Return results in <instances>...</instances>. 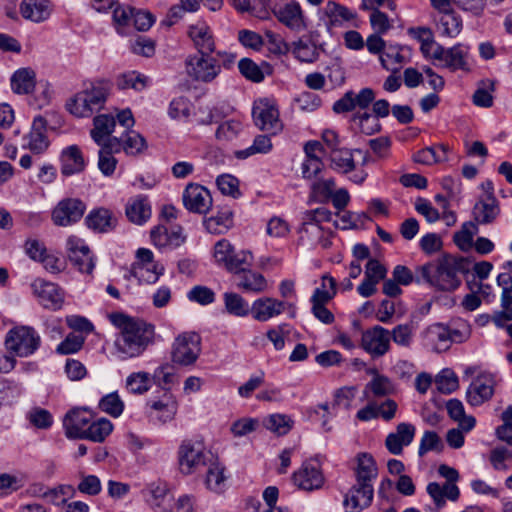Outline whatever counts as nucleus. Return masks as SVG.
<instances>
[{"instance_id":"obj_57","label":"nucleus","mask_w":512,"mask_h":512,"mask_svg":"<svg viewBox=\"0 0 512 512\" xmlns=\"http://www.w3.org/2000/svg\"><path fill=\"white\" fill-rule=\"evenodd\" d=\"M336 184L332 178L319 179L311 185V195L319 203H326L332 197Z\"/></svg>"},{"instance_id":"obj_12","label":"nucleus","mask_w":512,"mask_h":512,"mask_svg":"<svg viewBox=\"0 0 512 512\" xmlns=\"http://www.w3.org/2000/svg\"><path fill=\"white\" fill-rule=\"evenodd\" d=\"M318 19L323 23L328 32L333 29L343 27L345 23L357 19V13L354 10L334 1L329 0L318 10Z\"/></svg>"},{"instance_id":"obj_6","label":"nucleus","mask_w":512,"mask_h":512,"mask_svg":"<svg viewBox=\"0 0 512 512\" xmlns=\"http://www.w3.org/2000/svg\"><path fill=\"white\" fill-rule=\"evenodd\" d=\"M213 257L217 265L231 273H238L252 266L253 256L246 250L235 251L227 239L217 241L213 249Z\"/></svg>"},{"instance_id":"obj_53","label":"nucleus","mask_w":512,"mask_h":512,"mask_svg":"<svg viewBox=\"0 0 512 512\" xmlns=\"http://www.w3.org/2000/svg\"><path fill=\"white\" fill-rule=\"evenodd\" d=\"M224 304L227 312L237 317H245L251 312L248 302L237 293L226 292Z\"/></svg>"},{"instance_id":"obj_55","label":"nucleus","mask_w":512,"mask_h":512,"mask_svg":"<svg viewBox=\"0 0 512 512\" xmlns=\"http://www.w3.org/2000/svg\"><path fill=\"white\" fill-rule=\"evenodd\" d=\"M393 389V385L388 377L376 373L365 386L364 395L368 398V393L371 392L375 397H384L391 394Z\"/></svg>"},{"instance_id":"obj_20","label":"nucleus","mask_w":512,"mask_h":512,"mask_svg":"<svg viewBox=\"0 0 512 512\" xmlns=\"http://www.w3.org/2000/svg\"><path fill=\"white\" fill-rule=\"evenodd\" d=\"M108 140L115 152L123 151L129 156L138 155L147 147L144 137L135 130H124L120 137L113 136L108 138Z\"/></svg>"},{"instance_id":"obj_33","label":"nucleus","mask_w":512,"mask_h":512,"mask_svg":"<svg viewBox=\"0 0 512 512\" xmlns=\"http://www.w3.org/2000/svg\"><path fill=\"white\" fill-rule=\"evenodd\" d=\"M90 420L79 410L69 412L64 419L65 433L68 438L83 439Z\"/></svg>"},{"instance_id":"obj_54","label":"nucleus","mask_w":512,"mask_h":512,"mask_svg":"<svg viewBox=\"0 0 512 512\" xmlns=\"http://www.w3.org/2000/svg\"><path fill=\"white\" fill-rule=\"evenodd\" d=\"M335 294L336 280L331 276L325 275L322 278V287L315 289L311 302L313 305H325Z\"/></svg>"},{"instance_id":"obj_3","label":"nucleus","mask_w":512,"mask_h":512,"mask_svg":"<svg viewBox=\"0 0 512 512\" xmlns=\"http://www.w3.org/2000/svg\"><path fill=\"white\" fill-rule=\"evenodd\" d=\"M154 327L139 321L137 324H128L125 331L120 332L115 340V348L121 359L138 357L152 342Z\"/></svg>"},{"instance_id":"obj_41","label":"nucleus","mask_w":512,"mask_h":512,"mask_svg":"<svg viewBox=\"0 0 512 512\" xmlns=\"http://www.w3.org/2000/svg\"><path fill=\"white\" fill-rule=\"evenodd\" d=\"M446 409L448 415L456 422L464 432L471 431L476 424V419L473 416H467L465 414L464 405L458 399H450L446 403Z\"/></svg>"},{"instance_id":"obj_7","label":"nucleus","mask_w":512,"mask_h":512,"mask_svg":"<svg viewBox=\"0 0 512 512\" xmlns=\"http://www.w3.org/2000/svg\"><path fill=\"white\" fill-rule=\"evenodd\" d=\"M201 353V337L196 332L179 334L172 345V362L180 366L193 365Z\"/></svg>"},{"instance_id":"obj_11","label":"nucleus","mask_w":512,"mask_h":512,"mask_svg":"<svg viewBox=\"0 0 512 512\" xmlns=\"http://www.w3.org/2000/svg\"><path fill=\"white\" fill-rule=\"evenodd\" d=\"M86 204L79 198H63L51 212V220L56 226H71L83 217Z\"/></svg>"},{"instance_id":"obj_51","label":"nucleus","mask_w":512,"mask_h":512,"mask_svg":"<svg viewBox=\"0 0 512 512\" xmlns=\"http://www.w3.org/2000/svg\"><path fill=\"white\" fill-rule=\"evenodd\" d=\"M495 90L494 81L487 79L483 80L478 84L472 96V102L474 105L482 108H490L493 106L494 97L493 92Z\"/></svg>"},{"instance_id":"obj_1","label":"nucleus","mask_w":512,"mask_h":512,"mask_svg":"<svg viewBox=\"0 0 512 512\" xmlns=\"http://www.w3.org/2000/svg\"><path fill=\"white\" fill-rule=\"evenodd\" d=\"M464 271V260L451 255H444L436 261L429 262L416 269L417 283H428L442 291H453L461 283L458 276Z\"/></svg>"},{"instance_id":"obj_37","label":"nucleus","mask_w":512,"mask_h":512,"mask_svg":"<svg viewBox=\"0 0 512 512\" xmlns=\"http://www.w3.org/2000/svg\"><path fill=\"white\" fill-rule=\"evenodd\" d=\"M88 228L97 232H109L115 227L116 219L105 208L92 210L85 218Z\"/></svg>"},{"instance_id":"obj_4","label":"nucleus","mask_w":512,"mask_h":512,"mask_svg":"<svg viewBox=\"0 0 512 512\" xmlns=\"http://www.w3.org/2000/svg\"><path fill=\"white\" fill-rule=\"evenodd\" d=\"M40 345L39 333L28 325L15 326L6 334V349L14 356L29 357L39 349Z\"/></svg>"},{"instance_id":"obj_40","label":"nucleus","mask_w":512,"mask_h":512,"mask_svg":"<svg viewBox=\"0 0 512 512\" xmlns=\"http://www.w3.org/2000/svg\"><path fill=\"white\" fill-rule=\"evenodd\" d=\"M34 493H39L43 498L54 504L56 507H60L67 503L68 499L73 495L74 488L71 485H59L53 489L44 491V488L40 485L34 486Z\"/></svg>"},{"instance_id":"obj_46","label":"nucleus","mask_w":512,"mask_h":512,"mask_svg":"<svg viewBox=\"0 0 512 512\" xmlns=\"http://www.w3.org/2000/svg\"><path fill=\"white\" fill-rule=\"evenodd\" d=\"M150 84V78L137 71H128L117 77V87L119 89H133L141 92Z\"/></svg>"},{"instance_id":"obj_35","label":"nucleus","mask_w":512,"mask_h":512,"mask_svg":"<svg viewBox=\"0 0 512 512\" xmlns=\"http://www.w3.org/2000/svg\"><path fill=\"white\" fill-rule=\"evenodd\" d=\"M427 492L433 499L437 509L444 507L446 499L456 501L460 495L459 488L456 484L445 483L443 486L436 482L427 485Z\"/></svg>"},{"instance_id":"obj_27","label":"nucleus","mask_w":512,"mask_h":512,"mask_svg":"<svg viewBox=\"0 0 512 512\" xmlns=\"http://www.w3.org/2000/svg\"><path fill=\"white\" fill-rule=\"evenodd\" d=\"M352 469L357 483L373 484V480L378 475V468L373 456L366 452L358 453L355 456Z\"/></svg>"},{"instance_id":"obj_44","label":"nucleus","mask_w":512,"mask_h":512,"mask_svg":"<svg viewBox=\"0 0 512 512\" xmlns=\"http://www.w3.org/2000/svg\"><path fill=\"white\" fill-rule=\"evenodd\" d=\"M448 147L441 144L431 147H425L417 151L413 155V160L416 163L424 165H432L447 160Z\"/></svg>"},{"instance_id":"obj_14","label":"nucleus","mask_w":512,"mask_h":512,"mask_svg":"<svg viewBox=\"0 0 512 512\" xmlns=\"http://www.w3.org/2000/svg\"><path fill=\"white\" fill-rule=\"evenodd\" d=\"M438 54H436V61L439 66L447 68L454 72L457 70L468 71L469 63V48L461 43H458L450 48H445L441 45L438 47Z\"/></svg>"},{"instance_id":"obj_45","label":"nucleus","mask_w":512,"mask_h":512,"mask_svg":"<svg viewBox=\"0 0 512 512\" xmlns=\"http://www.w3.org/2000/svg\"><path fill=\"white\" fill-rule=\"evenodd\" d=\"M35 87V73L29 68L17 70L11 77V88L15 93L28 94Z\"/></svg>"},{"instance_id":"obj_25","label":"nucleus","mask_w":512,"mask_h":512,"mask_svg":"<svg viewBox=\"0 0 512 512\" xmlns=\"http://www.w3.org/2000/svg\"><path fill=\"white\" fill-rule=\"evenodd\" d=\"M416 428L411 423L402 422L396 427V431L389 433L385 440L388 451L394 455H400L404 446L412 443Z\"/></svg>"},{"instance_id":"obj_18","label":"nucleus","mask_w":512,"mask_h":512,"mask_svg":"<svg viewBox=\"0 0 512 512\" xmlns=\"http://www.w3.org/2000/svg\"><path fill=\"white\" fill-rule=\"evenodd\" d=\"M495 379L490 373L479 374L466 391V400L471 406H480L494 394Z\"/></svg>"},{"instance_id":"obj_8","label":"nucleus","mask_w":512,"mask_h":512,"mask_svg":"<svg viewBox=\"0 0 512 512\" xmlns=\"http://www.w3.org/2000/svg\"><path fill=\"white\" fill-rule=\"evenodd\" d=\"M186 70L194 80L210 83L221 73L220 60L212 56V53H199L187 58Z\"/></svg>"},{"instance_id":"obj_29","label":"nucleus","mask_w":512,"mask_h":512,"mask_svg":"<svg viewBox=\"0 0 512 512\" xmlns=\"http://www.w3.org/2000/svg\"><path fill=\"white\" fill-rule=\"evenodd\" d=\"M373 495V484L356 483L349 490L343 503L347 508L364 510L370 506Z\"/></svg>"},{"instance_id":"obj_9","label":"nucleus","mask_w":512,"mask_h":512,"mask_svg":"<svg viewBox=\"0 0 512 512\" xmlns=\"http://www.w3.org/2000/svg\"><path fill=\"white\" fill-rule=\"evenodd\" d=\"M65 247L71 264L80 273L92 275L95 259L85 241L78 236L71 235L67 238Z\"/></svg>"},{"instance_id":"obj_34","label":"nucleus","mask_w":512,"mask_h":512,"mask_svg":"<svg viewBox=\"0 0 512 512\" xmlns=\"http://www.w3.org/2000/svg\"><path fill=\"white\" fill-rule=\"evenodd\" d=\"M46 121L43 117L34 118L30 133L27 135V146L36 154L43 153L49 146V141L45 135Z\"/></svg>"},{"instance_id":"obj_56","label":"nucleus","mask_w":512,"mask_h":512,"mask_svg":"<svg viewBox=\"0 0 512 512\" xmlns=\"http://www.w3.org/2000/svg\"><path fill=\"white\" fill-rule=\"evenodd\" d=\"M112 429V423L105 418H101L92 422L87 427L83 439H89L93 442H102L112 432Z\"/></svg>"},{"instance_id":"obj_17","label":"nucleus","mask_w":512,"mask_h":512,"mask_svg":"<svg viewBox=\"0 0 512 512\" xmlns=\"http://www.w3.org/2000/svg\"><path fill=\"white\" fill-rule=\"evenodd\" d=\"M361 346L373 357L383 356L390 348V332L382 326H374L363 332Z\"/></svg>"},{"instance_id":"obj_13","label":"nucleus","mask_w":512,"mask_h":512,"mask_svg":"<svg viewBox=\"0 0 512 512\" xmlns=\"http://www.w3.org/2000/svg\"><path fill=\"white\" fill-rule=\"evenodd\" d=\"M295 486L304 491L320 489L325 478L318 459L312 458L302 463L301 467L292 475Z\"/></svg>"},{"instance_id":"obj_26","label":"nucleus","mask_w":512,"mask_h":512,"mask_svg":"<svg viewBox=\"0 0 512 512\" xmlns=\"http://www.w3.org/2000/svg\"><path fill=\"white\" fill-rule=\"evenodd\" d=\"M188 36L198 53H213L215 51L216 45L212 29L205 22L190 25Z\"/></svg>"},{"instance_id":"obj_21","label":"nucleus","mask_w":512,"mask_h":512,"mask_svg":"<svg viewBox=\"0 0 512 512\" xmlns=\"http://www.w3.org/2000/svg\"><path fill=\"white\" fill-rule=\"evenodd\" d=\"M497 285L501 288L502 310L495 313L493 321L501 326L512 320V275L509 272L500 273L497 276Z\"/></svg>"},{"instance_id":"obj_15","label":"nucleus","mask_w":512,"mask_h":512,"mask_svg":"<svg viewBox=\"0 0 512 512\" xmlns=\"http://www.w3.org/2000/svg\"><path fill=\"white\" fill-rule=\"evenodd\" d=\"M286 309L291 310V317L295 316V306L271 297H264L255 300L251 306L253 318L260 322H266L273 317L283 313Z\"/></svg>"},{"instance_id":"obj_61","label":"nucleus","mask_w":512,"mask_h":512,"mask_svg":"<svg viewBox=\"0 0 512 512\" xmlns=\"http://www.w3.org/2000/svg\"><path fill=\"white\" fill-rule=\"evenodd\" d=\"M243 130V124L236 119H229L222 122L216 132L215 137L219 141H231L235 139Z\"/></svg>"},{"instance_id":"obj_60","label":"nucleus","mask_w":512,"mask_h":512,"mask_svg":"<svg viewBox=\"0 0 512 512\" xmlns=\"http://www.w3.org/2000/svg\"><path fill=\"white\" fill-rule=\"evenodd\" d=\"M478 232V224L474 221L465 222L460 231L454 235V241L461 250H468L473 245V236Z\"/></svg>"},{"instance_id":"obj_42","label":"nucleus","mask_w":512,"mask_h":512,"mask_svg":"<svg viewBox=\"0 0 512 512\" xmlns=\"http://www.w3.org/2000/svg\"><path fill=\"white\" fill-rule=\"evenodd\" d=\"M289 49L301 62L312 63L320 56L318 47L309 39L300 38L293 42Z\"/></svg>"},{"instance_id":"obj_59","label":"nucleus","mask_w":512,"mask_h":512,"mask_svg":"<svg viewBox=\"0 0 512 512\" xmlns=\"http://www.w3.org/2000/svg\"><path fill=\"white\" fill-rule=\"evenodd\" d=\"M151 387L150 374L147 372H134L126 379V388L130 393L143 394Z\"/></svg>"},{"instance_id":"obj_32","label":"nucleus","mask_w":512,"mask_h":512,"mask_svg":"<svg viewBox=\"0 0 512 512\" xmlns=\"http://www.w3.org/2000/svg\"><path fill=\"white\" fill-rule=\"evenodd\" d=\"M147 406L149 407V416L162 424L172 421L178 409L176 400L171 397L153 401Z\"/></svg>"},{"instance_id":"obj_52","label":"nucleus","mask_w":512,"mask_h":512,"mask_svg":"<svg viewBox=\"0 0 512 512\" xmlns=\"http://www.w3.org/2000/svg\"><path fill=\"white\" fill-rule=\"evenodd\" d=\"M293 425V419L286 414H271L264 420V426L279 436L288 434Z\"/></svg>"},{"instance_id":"obj_64","label":"nucleus","mask_w":512,"mask_h":512,"mask_svg":"<svg viewBox=\"0 0 512 512\" xmlns=\"http://www.w3.org/2000/svg\"><path fill=\"white\" fill-rule=\"evenodd\" d=\"M154 382L163 389H170L172 385L178 382V376L172 365L164 364L155 369L153 373Z\"/></svg>"},{"instance_id":"obj_49","label":"nucleus","mask_w":512,"mask_h":512,"mask_svg":"<svg viewBox=\"0 0 512 512\" xmlns=\"http://www.w3.org/2000/svg\"><path fill=\"white\" fill-rule=\"evenodd\" d=\"M99 146L101 148L98 151V168L104 176L110 177L114 174L118 163L117 159L113 156L116 152L110 146L108 139L106 143Z\"/></svg>"},{"instance_id":"obj_31","label":"nucleus","mask_w":512,"mask_h":512,"mask_svg":"<svg viewBox=\"0 0 512 512\" xmlns=\"http://www.w3.org/2000/svg\"><path fill=\"white\" fill-rule=\"evenodd\" d=\"M151 214V204L146 196L137 195L131 198L126 205V216L137 225L147 222Z\"/></svg>"},{"instance_id":"obj_22","label":"nucleus","mask_w":512,"mask_h":512,"mask_svg":"<svg viewBox=\"0 0 512 512\" xmlns=\"http://www.w3.org/2000/svg\"><path fill=\"white\" fill-rule=\"evenodd\" d=\"M501 213L500 204L497 198L489 193L479 199L473 207V219L478 225L493 224Z\"/></svg>"},{"instance_id":"obj_36","label":"nucleus","mask_w":512,"mask_h":512,"mask_svg":"<svg viewBox=\"0 0 512 512\" xmlns=\"http://www.w3.org/2000/svg\"><path fill=\"white\" fill-rule=\"evenodd\" d=\"M404 49L405 47L399 44L387 45L379 58L382 67L392 73L399 72L402 66L407 62L403 54Z\"/></svg>"},{"instance_id":"obj_19","label":"nucleus","mask_w":512,"mask_h":512,"mask_svg":"<svg viewBox=\"0 0 512 512\" xmlns=\"http://www.w3.org/2000/svg\"><path fill=\"white\" fill-rule=\"evenodd\" d=\"M31 288L43 307L52 310L61 308L64 296L56 284L37 278L32 282Z\"/></svg>"},{"instance_id":"obj_2","label":"nucleus","mask_w":512,"mask_h":512,"mask_svg":"<svg viewBox=\"0 0 512 512\" xmlns=\"http://www.w3.org/2000/svg\"><path fill=\"white\" fill-rule=\"evenodd\" d=\"M109 91L110 86L106 81L90 82L67 101L66 108L76 117H90L104 107Z\"/></svg>"},{"instance_id":"obj_63","label":"nucleus","mask_w":512,"mask_h":512,"mask_svg":"<svg viewBox=\"0 0 512 512\" xmlns=\"http://www.w3.org/2000/svg\"><path fill=\"white\" fill-rule=\"evenodd\" d=\"M99 408L101 411L116 418L123 413L124 402L121 400L117 392H112L100 399Z\"/></svg>"},{"instance_id":"obj_23","label":"nucleus","mask_w":512,"mask_h":512,"mask_svg":"<svg viewBox=\"0 0 512 512\" xmlns=\"http://www.w3.org/2000/svg\"><path fill=\"white\" fill-rule=\"evenodd\" d=\"M457 336V330H450L440 323L429 326L425 332L427 345L437 352L447 350L452 341L458 340Z\"/></svg>"},{"instance_id":"obj_24","label":"nucleus","mask_w":512,"mask_h":512,"mask_svg":"<svg viewBox=\"0 0 512 512\" xmlns=\"http://www.w3.org/2000/svg\"><path fill=\"white\" fill-rule=\"evenodd\" d=\"M279 22L291 30L301 31L306 28L305 18L300 4L296 1L286 3L283 7L273 8Z\"/></svg>"},{"instance_id":"obj_48","label":"nucleus","mask_w":512,"mask_h":512,"mask_svg":"<svg viewBox=\"0 0 512 512\" xmlns=\"http://www.w3.org/2000/svg\"><path fill=\"white\" fill-rule=\"evenodd\" d=\"M272 148L273 145L269 136L257 135L251 146L245 149L236 150L234 152V156L239 160H244L256 154H267L272 150Z\"/></svg>"},{"instance_id":"obj_16","label":"nucleus","mask_w":512,"mask_h":512,"mask_svg":"<svg viewBox=\"0 0 512 512\" xmlns=\"http://www.w3.org/2000/svg\"><path fill=\"white\" fill-rule=\"evenodd\" d=\"M182 199L185 208L194 213L205 214L212 206V197L209 190L195 183L186 186Z\"/></svg>"},{"instance_id":"obj_39","label":"nucleus","mask_w":512,"mask_h":512,"mask_svg":"<svg viewBox=\"0 0 512 512\" xmlns=\"http://www.w3.org/2000/svg\"><path fill=\"white\" fill-rule=\"evenodd\" d=\"M237 274L239 275L237 286L244 291L259 293L267 287V281L264 276L252 271L250 267L239 271Z\"/></svg>"},{"instance_id":"obj_5","label":"nucleus","mask_w":512,"mask_h":512,"mask_svg":"<svg viewBox=\"0 0 512 512\" xmlns=\"http://www.w3.org/2000/svg\"><path fill=\"white\" fill-rule=\"evenodd\" d=\"M213 460V455L206 450L204 443L198 440H184L178 449L180 471L189 475L200 471Z\"/></svg>"},{"instance_id":"obj_47","label":"nucleus","mask_w":512,"mask_h":512,"mask_svg":"<svg viewBox=\"0 0 512 512\" xmlns=\"http://www.w3.org/2000/svg\"><path fill=\"white\" fill-rule=\"evenodd\" d=\"M207 467L208 468L205 479L207 488L217 493L222 492L226 485L224 467L214 460H211Z\"/></svg>"},{"instance_id":"obj_10","label":"nucleus","mask_w":512,"mask_h":512,"mask_svg":"<svg viewBox=\"0 0 512 512\" xmlns=\"http://www.w3.org/2000/svg\"><path fill=\"white\" fill-rule=\"evenodd\" d=\"M254 124L263 131H271L272 134L282 130V123L279 119V111L274 100L267 98L254 102L252 109Z\"/></svg>"},{"instance_id":"obj_30","label":"nucleus","mask_w":512,"mask_h":512,"mask_svg":"<svg viewBox=\"0 0 512 512\" xmlns=\"http://www.w3.org/2000/svg\"><path fill=\"white\" fill-rule=\"evenodd\" d=\"M19 10L23 18L34 23L46 21L52 12L48 0H22Z\"/></svg>"},{"instance_id":"obj_28","label":"nucleus","mask_w":512,"mask_h":512,"mask_svg":"<svg viewBox=\"0 0 512 512\" xmlns=\"http://www.w3.org/2000/svg\"><path fill=\"white\" fill-rule=\"evenodd\" d=\"M61 173L71 176L84 171L86 161L79 146L70 145L64 148L60 155Z\"/></svg>"},{"instance_id":"obj_58","label":"nucleus","mask_w":512,"mask_h":512,"mask_svg":"<svg viewBox=\"0 0 512 512\" xmlns=\"http://www.w3.org/2000/svg\"><path fill=\"white\" fill-rule=\"evenodd\" d=\"M164 268L159 264L146 265H133L132 274L139 282L151 284L155 283L159 276L163 273Z\"/></svg>"},{"instance_id":"obj_38","label":"nucleus","mask_w":512,"mask_h":512,"mask_svg":"<svg viewBox=\"0 0 512 512\" xmlns=\"http://www.w3.org/2000/svg\"><path fill=\"white\" fill-rule=\"evenodd\" d=\"M94 128L91 130V138L98 145L106 143L108 138L114 130L116 121L115 118L108 114L97 115L93 120Z\"/></svg>"},{"instance_id":"obj_62","label":"nucleus","mask_w":512,"mask_h":512,"mask_svg":"<svg viewBox=\"0 0 512 512\" xmlns=\"http://www.w3.org/2000/svg\"><path fill=\"white\" fill-rule=\"evenodd\" d=\"M352 121L359 127V130L365 135H372L381 128L378 118L368 112H358L353 115Z\"/></svg>"},{"instance_id":"obj_43","label":"nucleus","mask_w":512,"mask_h":512,"mask_svg":"<svg viewBox=\"0 0 512 512\" xmlns=\"http://www.w3.org/2000/svg\"><path fill=\"white\" fill-rule=\"evenodd\" d=\"M462 27V19L455 11L437 16V30L442 36L454 38L460 34Z\"/></svg>"},{"instance_id":"obj_50","label":"nucleus","mask_w":512,"mask_h":512,"mask_svg":"<svg viewBox=\"0 0 512 512\" xmlns=\"http://www.w3.org/2000/svg\"><path fill=\"white\" fill-rule=\"evenodd\" d=\"M331 167L340 173H348L354 170V152L349 149L333 150L331 155Z\"/></svg>"}]
</instances>
